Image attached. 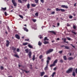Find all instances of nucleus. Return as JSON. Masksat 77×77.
Listing matches in <instances>:
<instances>
[{
	"mask_svg": "<svg viewBox=\"0 0 77 77\" xmlns=\"http://www.w3.org/2000/svg\"><path fill=\"white\" fill-rule=\"evenodd\" d=\"M14 56H15V57H17V58H19V56L17 54H14Z\"/></svg>",
	"mask_w": 77,
	"mask_h": 77,
	"instance_id": "nucleus-25",
	"label": "nucleus"
},
{
	"mask_svg": "<svg viewBox=\"0 0 77 77\" xmlns=\"http://www.w3.org/2000/svg\"><path fill=\"white\" fill-rule=\"evenodd\" d=\"M63 41L64 42H66V38H64Z\"/></svg>",
	"mask_w": 77,
	"mask_h": 77,
	"instance_id": "nucleus-55",
	"label": "nucleus"
},
{
	"mask_svg": "<svg viewBox=\"0 0 77 77\" xmlns=\"http://www.w3.org/2000/svg\"><path fill=\"white\" fill-rule=\"evenodd\" d=\"M57 63V59L54 60L53 63L54 64H56V63Z\"/></svg>",
	"mask_w": 77,
	"mask_h": 77,
	"instance_id": "nucleus-18",
	"label": "nucleus"
},
{
	"mask_svg": "<svg viewBox=\"0 0 77 77\" xmlns=\"http://www.w3.org/2000/svg\"><path fill=\"white\" fill-rule=\"evenodd\" d=\"M40 74H41L40 76L41 77H42V76H43V75H44L45 74V72H40Z\"/></svg>",
	"mask_w": 77,
	"mask_h": 77,
	"instance_id": "nucleus-8",
	"label": "nucleus"
},
{
	"mask_svg": "<svg viewBox=\"0 0 77 77\" xmlns=\"http://www.w3.org/2000/svg\"><path fill=\"white\" fill-rule=\"evenodd\" d=\"M34 29L35 30H36V24H34Z\"/></svg>",
	"mask_w": 77,
	"mask_h": 77,
	"instance_id": "nucleus-38",
	"label": "nucleus"
},
{
	"mask_svg": "<svg viewBox=\"0 0 77 77\" xmlns=\"http://www.w3.org/2000/svg\"><path fill=\"white\" fill-rule=\"evenodd\" d=\"M36 6V4H31V6L32 7H35Z\"/></svg>",
	"mask_w": 77,
	"mask_h": 77,
	"instance_id": "nucleus-13",
	"label": "nucleus"
},
{
	"mask_svg": "<svg viewBox=\"0 0 77 77\" xmlns=\"http://www.w3.org/2000/svg\"><path fill=\"white\" fill-rule=\"evenodd\" d=\"M22 2H27V0H22Z\"/></svg>",
	"mask_w": 77,
	"mask_h": 77,
	"instance_id": "nucleus-56",
	"label": "nucleus"
},
{
	"mask_svg": "<svg viewBox=\"0 0 77 77\" xmlns=\"http://www.w3.org/2000/svg\"><path fill=\"white\" fill-rule=\"evenodd\" d=\"M38 12L36 13L35 14V16H36L37 17H38Z\"/></svg>",
	"mask_w": 77,
	"mask_h": 77,
	"instance_id": "nucleus-34",
	"label": "nucleus"
},
{
	"mask_svg": "<svg viewBox=\"0 0 77 77\" xmlns=\"http://www.w3.org/2000/svg\"><path fill=\"white\" fill-rule=\"evenodd\" d=\"M67 26H69V24L68 23H67Z\"/></svg>",
	"mask_w": 77,
	"mask_h": 77,
	"instance_id": "nucleus-61",
	"label": "nucleus"
},
{
	"mask_svg": "<svg viewBox=\"0 0 77 77\" xmlns=\"http://www.w3.org/2000/svg\"><path fill=\"white\" fill-rule=\"evenodd\" d=\"M44 69L45 71H47V70L48 69V66H47V65L46 66L45 68Z\"/></svg>",
	"mask_w": 77,
	"mask_h": 77,
	"instance_id": "nucleus-16",
	"label": "nucleus"
},
{
	"mask_svg": "<svg viewBox=\"0 0 77 77\" xmlns=\"http://www.w3.org/2000/svg\"><path fill=\"white\" fill-rule=\"evenodd\" d=\"M38 45H39V46H41V45H42V43L41 42L39 41L38 42Z\"/></svg>",
	"mask_w": 77,
	"mask_h": 77,
	"instance_id": "nucleus-22",
	"label": "nucleus"
},
{
	"mask_svg": "<svg viewBox=\"0 0 77 77\" xmlns=\"http://www.w3.org/2000/svg\"><path fill=\"white\" fill-rule=\"evenodd\" d=\"M4 14L5 16H7V13L6 12H5Z\"/></svg>",
	"mask_w": 77,
	"mask_h": 77,
	"instance_id": "nucleus-50",
	"label": "nucleus"
},
{
	"mask_svg": "<svg viewBox=\"0 0 77 77\" xmlns=\"http://www.w3.org/2000/svg\"><path fill=\"white\" fill-rule=\"evenodd\" d=\"M59 25H60L59 23H57V26H59Z\"/></svg>",
	"mask_w": 77,
	"mask_h": 77,
	"instance_id": "nucleus-62",
	"label": "nucleus"
},
{
	"mask_svg": "<svg viewBox=\"0 0 77 77\" xmlns=\"http://www.w3.org/2000/svg\"><path fill=\"white\" fill-rule=\"evenodd\" d=\"M63 52V51H59L58 52V53L60 54H62V53Z\"/></svg>",
	"mask_w": 77,
	"mask_h": 77,
	"instance_id": "nucleus-31",
	"label": "nucleus"
},
{
	"mask_svg": "<svg viewBox=\"0 0 77 77\" xmlns=\"http://www.w3.org/2000/svg\"><path fill=\"white\" fill-rule=\"evenodd\" d=\"M44 44H48V43H49V42H48L45 41L44 42Z\"/></svg>",
	"mask_w": 77,
	"mask_h": 77,
	"instance_id": "nucleus-24",
	"label": "nucleus"
},
{
	"mask_svg": "<svg viewBox=\"0 0 77 77\" xmlns=\"http://www.w3.org/2000/svg\"><path fill=\"white\" fill-rule=\"evenodd\" d=\"M75 72L76 74H77V68L76 69H75Z\"/></svg>",
	"mask_w": 77,
	"mask_h": 77,
	"instance_id": "nucleus-53",
	"label": "nucleus"
},
{
	"mask_svg": "<svg viewBox=\"0 0 77 77\" xmlns=\"http://www.w3.org/2000/svg\"><path fill=\"white\" fill-rule=\"evenodd\" d=\"M67 39L69 41H71V38H69V37H67Z\"/></svg>",
	"mask_w": 77,
	"mask_h": 77,
	"instance_id": "nucleus-45",
	"label": "nucleus"
},
{
	"mask_svg": "<svg viewBox=\"0 0 77 77\" xmlns=\"http://www.w3.org/2000/svg\"><path fill=\"white\" fill-rule=\"evenodd\" d=\"M28 47H29V48H33V47L30 44L28 45Z\"/></svg>",
	"mask_w": 77,
	"mask_h": 77,
	"instance_id": "nucleus-21",
	"label": "nucleus"
},
{
	"mask_svg": "<svg viewBox=\"0 0 77 77\" xmlns=\"http://www.w3.org/2000/svg\"><path fill=\"white\" fill-rule=\"evenodd\" d=\"M49 63V60H47V66H48V64Z\"/></svg>",
	"mask_w": 77,
	"mask_h": 77,
	"instance_id": "nucleus-41",
	"label": "nucleus"
},
{
	"mask_svg": "<svg viewBox=\"0 0 77 77\" xmlns=\"http://www.w3.org/2000/svg\"><path fill=\"white\" fill-rule=\"evenodd\" d=\"M32 20L33 21V22H34V23L36 22V19H32Z\"/></svg>",
	"mask_w": 77,
	"mask_h": 77,
	"instance_id": "nucleus-39",
	"label": "nucleus"
},
{
	"mask_svg": "<svg viewBox=\"0 0 77 77\" xmlns=\"http://www.w3.org/2000/svg\"><path fill=\"white\" fill-rule=\"evenodd\" d=\"M28 44V43L26 42V43H23V45H26Z\"/></svg>",
	"mask_w": 77,
	"mask_h": 77,
	"instance_id": "nucleus-28",
	"label": "nucleus"
},
{
	"mask_svg": "<svg viewBox=\"0 0 77 77\" xmlns=\"http://www.w3.org/2000/svg\"><path fill=\"white\" fill-rule=\"evenodd\" d=\"M23 29L25 31H26V32H28V31H29L28 29H27V28L26 27H24Z\"/></svg>",
	"mask_w": 77,
	"mask_h": 77,
	"instance_id": "nucleus-11",
	"label": "nucleus"
},
{
	"mask_svg": "<svg viewBox=\"0 0 77 77\" xmlns=\"http://www.w3.org/2000/svg\"><path fill=\"white\" fill-rule=\"evenodd\" d=\"M72 33H74V35H76V32H74L73 31H72Z\"/></svg>",
	"mask_w": 77,
	"mask_h": 77,
	"instance_id": "nucleus-37",
	"label": "nucleus"
},
{
	"mask_svg": "<svg viewBox=\"0 0 77 77\" xmlns=\"http://www.w3.org/2000/svg\"><path fill=\"white\" fill-rule=\"evenodd\" d=\"M25 72L26 73H27V72H29V71H25Z\"/></svg>",
	"mask_w": 77,
	"mask_h": 77,
	"instance_id": "nucleus-63",
	"label": "nucleus"
},
{
	"mask_svg": "<svg viewBox=\"0 0 77 77\" xmlns=\"http://www.w3.org/2000/svg\"><path fill=\"white\" fill-rule=\"evenodd\" d=\"M55 74H56V72H53L51 75V76L52 77H54Z\"/></svg>",
	"mask_w": 77,
	"mask_h": 77,
	"instance_id": "nucleus-14",
	"label": "nucleus"
},
{
	"mask_svg": "<svg viewBox=\"0 0 77 77\" xmlns=\"http://www.w3.org/2000/svg\"><path fill=\"white\" fill-rule=\"evenodd\" d=\"M56 11H60V9H59L58 8H57L56 9Z\"/></svg>",
	"mask_w": 77,
	"mask_h": 77,
	"instance_id": "nucleus-27",
	"label": "nucleus"
},
{
	"mask_svg": "<svg viewBox=\"0 0 77 77\" xmlns=\"http://www.w3.org/2000/svg\"><path fill=\"white\" fill-rule=\"evenodd\" d=\"M72 68H69L67 71L66 72V73L68 74L69 73H70L72 71Z\"/></svg>",
	"mask_w": 77,
	"mask_h": 77,
	"instance_id": "nucleus-2",
	"label": "nucleus"
},
{
	"mask_svg": "<svg viewBox=\"0 0 77 77\" xmlns=\"http://www.w3.org/2000/svg\"><path fill=\"white\" fill-rule=\"evenodd\" d=\"M54 14H55V12L54 11H52L51 12V15H53Z\"/></svg>",
	"mask_w": 77,
	"mask_h": 77,
	"instance_id": "nucleus-33",
	"label": "nucleus"
},
{
	"mask_svg": "<svg viewBox=\"0 0 77 77\" xmlns=\"http://www.w3.org/2000/svg\"><path fill=\"white\" fill-rule=\"evenodd\" d=\"M25 41H29V39L28 38L27 39H25Z\"/></svg>",
	"mask_w": 77,
	"mask_h": 77,
	"instance_id": "nucleus-51",
	"label": "nucleus"
},
{
	"mask_svg": "<svg viewBox=\"0 0 77 77\" xmlns=\"http://www.w3.org/2000/svg\"><path fill=\"white\" fill-rule=\"evenodd\" d=\"M72 75L73 76H74V77H75V72H73Z\"/></svg>",
	"mask_w": 77,
	"mask_h": 77,
	"instance_id": "nucleus-30",
	"label": "nucleus"
},
{
	"mask_svg": "<svg viewBox=\"0 0 77 77\" xmlns=\"http://www.w3.org/2000/svg\"><path fill=\"white\" fill-rule=\"evenodd\" d=\"M35 3H38V0H35Z\"/></svg>",
	"mask_w": 77,
	"mask_h": 77,
	"instance_id": "nucleus-42",
	"label": "nucleus"
},
{
	"mask_svg": "<svg viewBox=\"0 0 77 77\" xmlns=\"http://www.w3.org/2000/svg\"><path fill=\"white\" fill-rule=\"evenodd\" d=\"M63 59H64V60H67V58L66 57V56H64L63 57Z\"/></svg>",
	"mask_w": 77,
	"mask_h": 77,
	"instance_id": "nucleus-12",
	"label": "nucleus"
},
{
	"mask_svg": "<svg viewBox=\"0 0 77 77\" xmlns=\"http://www.w3.org/2000/svg\"><path fill=\"white\" fill-rule=\"evenodd\" d=\"M63 60H62V59L60 60V63H63Z\"/></svg>",
	"mask_w": 77,
	"mask_h": 77,
	"instance_id": "nucleus-43",
	"label": "nucleus"
},
{
	"mask_svg": "<svg viewBox=\"0 0 77 77\" xmlns=\"http://www.w3.org/2000/svg\"><path fill=\"white\" fill-rule=\"evenodd\" d=\"M44 77H48V75H45L44 76Z\"/></svg>",
	"mask_w": 77,
	"mask_h": 77,
	"instance_id": "nucleus-58",
	"label": "nucleus"
},
{
	"mask_svg": "<svg viewBox=\"0 0 77 77\" xmlns=\"http://www.w3.org/2000/svg\"><path fill=\"white\" fill-rule=\"evenodd\" d=\"M64 47H65V49H67V50H68V49H69V48L68 46H64Z\"/></svg>",
	"mask_w": 77,
	"mask_h": 77,
	"instance_id": "nucleus-20",
	"label": "nucleus"
},
{
	"mask_svg": "<svg viewBox=\"0 0 77 77\" xmlns=\"http://www.w3.org/2000/svg\"><path fill=\"white\" fill-rule=\"evenodd\" d=\"M16 49L17 48H14V47H12V50H13V52H14V53H15V54H16V53H17V52H16V51H16Z\"/></svg>",
	"mask_w": 77,
	"mask_h": 77,
	"instance_id": "nucleus-4",
	"label": "nucleus"
},
{
	"mask_svg": "<svg viewBox=\"0 0 77 77\" xmlns=\"http://www.w3.org/2000/svg\"><path fill=\"white\" fill-rule=\"evenodd\" d=\"M57 41H59V40H60V38H57Z\"/></svg>",
	"mask_w": 77,
	"mask_h": 77,
	"instance_id": "nucleus-60",
	"label": "nucleus"
},
{
	"mask_svg": "<svg viewBox=\"0 0 77 77\" xmlns=\"http://www.w3.org/2000/svg\"><path fill=\"white\" fill-rule=\"evenodd\" d=\"M11 1L14 7L16 6L17 4V2H15V0H12Z\"/></svg>",
	"mask_w": 77,
	"mask_h": 77,
	"instance_id": "nucleus-3",
	"label": "nucleus"
},
{
	"mask_svg": "<svg viewBox=\"0 0 77 77\" xmlns=\"http://www.w3.org/2000/svg\"><path fill=\"white\" fill-rule=\"evenodd\" d=\"M35 55H33V57L32 58V59L33 61H34L35 60Z\"/></svg>",
	"mask_w": 77,
	"mask_h": 77,
	"instance_id": "nucleus-26",
	"label": "nucleus"
},
{
	"mask_svg": "<svg viewBox=\"0 0 77 77\" xmlns=\"http://www.w3.org/2000/svg\"><path fill=\"white\" fill-rule=\"evenodd\" d=\"M73 28L74 29H76V26H75V25H73Z\"/></svg>",
	"mask_w": 77,
	"mask_h": 77,
	"instance_id": "nucleus-44",
	"label": "nucleus"
},
{
	"mask_svg": "<svg viewBox=\"0 0 77 77\" xmlns=\"http://www.w3.org/2000/svg\"><path fill=\"white\" fill-rule=\"evenodd\" d=\"M0 69L1 70H3L4 69V67L3 66H1L0 67Z\"/></svg>",
	"mask_w": 77,
	"mask_h": 77,
	"instance_id": "nucleus-32",
	"label": "nucleus"
},
{
	"mask_svg": "<svg viewBox=\"0 0 77 77\" xmlns=\"http://www.w3.org/2000/svg\"><path fill=\"white\" fill-rule=\"evenodd\" d=\"M51 59V58H50V57H48V60H50Z\"/></svg>",
	"mask_w": 77,
	"mask_h": 77,
	"instance_id": "nucleus-52",
	"label": "nucleus"
},
{
	"mask_svg": "<svg viewBox=\"0 0 77 77\" xmlns=\"http://www.w3.org/2000/svg\"><path fill=\"white\" fill-rule=\"evenodd\" d=\"M52 51H53V49H50L46 52V54H49L50 53H51Z\"/></svg>",
	"mask_w": 77,
	"mask_h": 77,
	"instance_id": "nucleus-1",
	"label": "nucleus"
},
{
	"mask_svg": "<svg viewBox=\"0 0 77 77\" xmlns=\"http://www.w3.org/2000/svg\"><path fill=\"white\" fill-rule=\"evenodd\" d=\"M69 18H70V19H71V18H72V16L70 15L69 16Z\"/></svg>",
	"mask_w": 77,
	"mask_h": 77,
	"instance_id": "nucleus-47",
	"label": "nucleus"
},
{
	"mask_svg": "<svg viewBox=\"0 0 77 77\" xmlns=\"http://www.w3.org/2000/svg\"><path fill=\"white\" fill-rule=\"evenodd\" d=\"M27 8H28V9H29V8H30V4L29 3H28L27 5Z\"/></svg>",
	"mask_w": 77,
	"mask_h": 77,
	"instance_id": "nucleus-17",
	"label": "nucleus"
},
{
	"mask_svg": "<svg viewBox=\"0 0 77 77\" xmlns=\"http://www.w3.org/2000/svg\"><path fill=\"white\" fill-rule=\"evenodd\" d=\"M40 2L42 3H44V0H40Z\"/></svg>",
	"mask_w": 77,
	"mask_h": 77,
	"instance_id": "nucleus-46",
	"label": "nucleus"
},
{
	"mask_svg": "<svg viewBox=\"0 0 77 77\" xmlns=\"http://www.w3.org/2000/svg\"><path fill=\"white\" fill-rule=\"evenodd\" d=\"M17 52H20V49H19V48H18L17 49Z\"/></svg>",
	"mask_w": 77,
	"mask_h": 77,
	"instance_id": "nucleus-48",
	"label": "nucleus"
},
{
	"mask_svg": "<svg viewBox=\"0 0 77 77\" xmlns=\"http://www.w3.org/2000/svg\"><path fill=\"white\" fill-rule=\"evenodd\" d=\"M32 54V52L29 51V53L28 54V55L29 58H31V55Z\"/></svg>",
	"mask_w": 77,
	"mask_h": 77,
	"instance_id": "nucleus-9",
	"label": "nucleus"
},
{
	"mask_svg": "<svg viewBox=\"0 0 77 77\" xmlns=\"http://www.w3.org/2000/svg\"><path fill=\"white\" fill-rule=\"evenodd\" d=\"M47 37H45L44 39V41H45L46 40H47Z\"/></svg>",
	"mask_w": 77,
	"mask_h": 77,
	"instance_id": "nucleus-54",
	"label": "nucleus"
},
{
	"mask_svg": "<svg viewBox=\"0 0 77 77\" xmlns=\"http://www.w3.org/2000/svg\"><path fill=\"white\" fill-rule=\"evenodd\" d=\"M74 58L72 57H69L68 58V60H72V59H73Z\"/></svg>",
	"mask_w": 77,
	"mask_h": 77,
	"instance_id": "nucleus-10",
	"label": "nucleus"
},
{
	"mask_svg": "<svg viewBox=\"0 0 77 77\" xmlns=\"http://www.w3.org/2000/svg\"><path fill=\"white\" fill-rule=\"evenodd\" d=\"M1 10L2 11H6V8H1Z\"/></svg>",
	"mask_w": 77,
	"mask_h": 77,
	"instance_id": "nucleus-15",
	"label": "nucleus"
},
{
	"mask_svg": "<svg viewBox=\"0 0 77 77\" xmlns=\"http://www.w3.org/2000/svg\"><path fill=\"white\" fill-rule=\"evenodd\" d=\"M42 62H43L44 61V59H42L41 60Z\"/></svg>",
	"mask_w": 77,
	"mask_h": 77,
	"instance_id": "nucleus-64",
	"label": "nucleus"
},
{
	"mask_svg": "<svg viewBox=\"0 0 77 77\" xmlns=\"http://www.w3.org/2000/svg\"><path fill=\"white\" fill-rule=\"evenodd\" d=\"M60 11H61V12H65V10L63 9H60Z\"/></svg>",
	"mask_w": 77,
	"mask_h": 77,
	"instance_id": "nucleus-29",
	"label": "nucleus"
},
{
	"mask_svg": "<svg viewBox=\"0 0 77 77\" xmlns=\"http://www.w3.org/2000/svg\"><path fill=\"white\" fill-rule=\"evenodd\" d=\"M19 16L21 18H23V16L22 15H19Z\"/></svg>",
	"mask_w": 77,
	"mask_h": 77,
	"instance_id": "nucleus-40",
	"label": "nucleus"
},
{
	"mask_svg": "<svg viewBox=\"0 0 77 77\" xmlns=\"http://www.w3.org/2000/svg\"><path fill=\"white\" fill-rule=\"evenodd\" d=\"M39 58L40 59H42V55H41L39 56Z\"/></svg>",
	"mask_w": 77,
	"mask_h": 77,
	"instance_id": "nucleus-49",
	"label": "nucleus"
},
{
	"mask_svg": "<svg viewBox=\"0 0 77 77\" xmlns=\"http://www.w3.org/2000/svg\"><path fill=\"white\" fill-rule=\"evenodd\" d=\"M18 2L19 3H23L22 1H21V0H18Z\"/></svg>",
	"mask_w": 77,
	"mask_h": 77,
	"instance_id": "nucleus-35",
	"label": "nucleus"
},
{
	"mask_svg": "<svg viewBox=\"0 0 77 77\" xmlns=\"http://www.w3.org/2000/svg\"><path fill=\"white\" fill-rule=\"evenodd\" d=\"M52 33H53V34H54V35H56V32H55L54 31H52Z\"/></svg>",
	"mask_w": 77,
	"mask_h": 77,
	"instance_id": "nucleus-36",
	"label": "nucleus"
},
{
	"mask_svg": "<svg viewBox=\"0 0 77 77\" xmlns=\"http://www.w3.org/2000/svg\"><path fill=\"white\" fill-rule=\"evenodd\" d=\"M56 70V67H55L54 68V71H55V70Z\"/></svg>",
	"mask_w": 77,
	"mask_h": 77,
	"instance_id": "nucleus-57",
	"label": "nucleus"
},
{
	"mask_svg": "<svg viewBox=\"0 0 77 77\" xmlns=\"http://www.w3.org/2000/svg\"><path fill=\"white\" fill-rule=\"evenodd\" d=\"M26 53H29V49H26L25 50Z\"/></svg>",
	"mask_w": 77,
	"mask_h": 77,
	"instance_id": "nucleus-19",
	"label": "nucleus"
},
{
	"mask_svg": "<svg viewBox=\"0 0 77 77\" xmlns=\"http://www.w3.org/2000/svg\"><path fill=\"white\" fill-rule=\"evenodd\" d=\"M61 7L63 8H66V9H68V7L67 5H62Z\"/></svg>",
	"mask_w": 77,
	"mask_h": 77,
	"instance_id": "nucleus-5",
	"label": "nucleus"
},
{
	"mask_svg": "<svg viewBox=\"0 0 77 77\" xmlns=\"http://www.w3.org/2000/svg\"><path fill=\"white\" fill-rule=\"evenodd\" d=\"M15 36L16 38L17 39H20V36H19V35L18 34H16L15 35Z\"/></svg>",
	"mask_w": 77,
	"mask_h": 77,
	"instance_id": "nucleus-7",
	"label": "nucleus"
},
{
	"mask_svg": "<svg viewBox=\"0 0 77 77\" xmlns=\"http://www.w3.org/2000/svg\"><path fill=\"white\" fill-rule=\"evenodd\" d=\"M6 47H9V42L8 40H6Z\"/></svg>",
	"mask_w": 77,
	"mask_h": 77,
	"instance_id": "nucleus-6",
	"label": "nucleus"
},
{
	"mask_svg": "<svg viewBox=\"0 0 77 77\" xmlns=\"http://www.w3.org/2000/svg\"><path fill=\"white\" fill-rule=\"evenodd\" d=\"M56 65V64H54V63H53V64H51L50 66V67H52V66H54Z\"/></svg>",
	"mask_w": 77,
	"mask_h": 77,
	"instance_id": "nucleus-23",
	"label": "nucleus"
},
{
	"mask_svg": "<svg viewBox=\"0 0 77 77\" xmlns=\"http://www.w3.org/2000/svg\"><path fill=\"white\" fill-rule=\"evenodd\" d=\"M8 30H10V29H9V26L8 27Z\"/></svg>",
	"mask_w": 77,
	"mask_h": 77,
	"instance_id": "nucleus-59",
	"label": "nucleus"
}]
</instances>
